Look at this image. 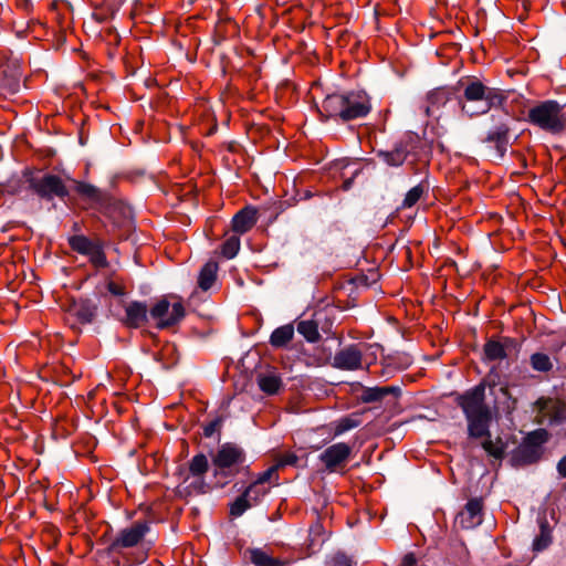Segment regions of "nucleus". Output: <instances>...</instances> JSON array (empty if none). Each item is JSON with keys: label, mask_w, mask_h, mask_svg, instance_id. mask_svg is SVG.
I'll return each mask as SVG.
<instances>
[{"label": "nucleus", "mask_w": 566, "mask_h": 566, "mask_svg": "<svg viewBox=\"0 0 566 566\" xmlns=\"http://www.w3.org/2000/svg\"><path fill=\"white\" fill-rule=\"evenodd\" d=\"M552 544V530L545 518L539 521V534L533 541V551L542 552Z\"/></svg>", "instance_id": "22"}, {"label": "nucleus", "mask_w": 566, "mask_h": 566, "mask_svg": "<svg viewBox=\"0 0 566 566\" xmlns=\"http://www.w3.org/2000/svg\"><path fill=\"white\" fill-rule=\"evenodd\" d=\"M249 557L255 566H283L284 562L270 556L261 548H253L249 551Z\"/></svg>", "instance_id": "24"}, {"label": "nucleus", "mask_w": 566, "mask_h": 566, "mask_svg": "<svg viewBox=\"0 0 566 566\" xmlns=\"http://www.w3.org/2000/svg\"><path fill=\"white\" fill-rule=\"evenodd\" d=\"M258 384L263 392L268 395H274L281 388L282 380L276 373L269 371L259 376Z\"/></svg>", "instance_id": "21"}, {"label": "nucleus", "mask_w": 566, "mask_h": 566, "mask_svg": "<svg viewBox=\"0 0 566 566\" xmlns=\"http://www.w3.org/2000/svg\"><path fill=\"white\" fill-rule=\"evenodd\" d=\"M258 221L256 210L251 207L241 209L232 219V229L239 234H244L253 228Z\"/></svg>", "instance_id": "16"}, {"label": "nucleus", "mask_w": 566, "mask_h": 566, "mask_svg": "<svg viewBox=\"0 0 566 566\" xmlns=\"http://www.w3.org/2000/svg\"><path fill=\"white\" fill-rule=\"evenodd\" d=\"M531 366L536 371H548L553 368L552 360L548 355L535 353L530 358Z\"/></svg>", "instance_id": "32"}, {"label": "nucleus", "mask_w": 566, "mask_h": 566, "mask_svg": "<svg viewBox=\"0 0 566 566\" xmlns=\"http://www.w3.org/2000/svg\"><path fill=\"white\" fill-rule=\"evenodd\" d=\"M74 312H75V315L77 316V318L82 323H90V322H92V319H93V317L95 315V308L92 307L87 303H80V304L75 305L74 306Z\"/></svg>", "instance_id": "39"}, {"label": "nucleus", "mask_w": 566, "mask_h": 566, "mask_svg": "<svg viewBox=\"0 0 566 566\" xmlns=\"http://www.w3.org/2000/svg\"><path fill=\"white\" fill-rule=\"evenodd\" d=\"M97 241H92L84 235H73L69 239L72 250L86 255Z\"/></svg>", "instance_id": "30"}, {"label": "nucleus", "mask_w": 566, "mask_h": 566, "mask_svg": "<svg viewBox=\"0 0 566 566\" xmlns=\"http://www.w3.org/2000/svg\"><path fill=\"white\" fill-rule=\"evenodd\" d=\"M86 255L90 258L92 264L96 268H105L107 265L106 255L103 251L102 244L98 241Z\"/></svg>", "instance_id": "34"}, {"label": "nucleus", "mask_w": 566, "mask_h": 566, "mask_svg": "<svg viewBox=\"0 0 566 566\" xmlns=\"http://www.w3.org/2000/svg\"><path fill=\"white\" fill-rule=\"evenodd\" d=\"M510 127L507 123L501 122L491 129L485 138L486 143L494 145L500 157H503L507 150Z\"/></svg>", "instance_id": "15"}, {"label": "nucleus", "mask_w": 566, "mask_h": 566, "mask_svg": "<svg viewBox=\"0 0 566 566\" xmlns=\"http://www.w3.org/2000/svg\"><path fill=\"white\" fill-rule=\"evenodd\" d=\"M400 395V388L397 386L373 387L363 391L361 399L364 402H375L382 400L386 396Z\"/></svg>", "instance_id": "19"}, {"label": "nucleus", "mask_w": 566, "mask_h": 566, "mask_svg": "<svg viewBox=\"0 0 566 566\" xmlns=\"http://www.w3.org/2000/svg\"><path fill=\"white\" fill-rule=\"evenodd\" d=\"M294 336V327L292 324L282 325L275 328L270 336V344L275 348L286 346Z\"/></svg>", "instance_id": "20"}, {"label": "nucleus", "mask_w": 566, "mask_h": 566, "mask_svg": "<svg viewBox=\"0 0 566 566\" xmlns=\"http://www.w3.org/2000/svg\"><path fill=\"white\" fill-rule=\"evenodd\" d=\"M240 250V238L237 235H232L228 238L224 243L222 244V255L227 259L234 258Z\"/></svg>", "instance_id": "37"}, {"label": "nucleus", "mask_w": 566, "mask_h": 566, "mask_svg": "<svg viewBox=\"0 0 566 566\" xmlns=\"http://www.w3.org/2000/svg\"><path fill=\"white\" fill-rule=\"evenodd\" d=\"M325 541L324 527L319 522H316L310 527L307 547L312 553H315L321 549Z\"/></svg>", "instance_id": "26"}, {"label": "nucleus", "mask_w": 566, "mask_h": 566, "mask_svg": "<svg viewBox=\"0 0 566 566\" xmlns=\"http://www.w3.org/2000/svg\"><path fill=\"white\" fill-rule=\"evenodd\" d=\"M218 265L213 262H208L203 265L199 273L198 285L202 291H208L217 279Z\"/></svg>", "instance_id": "25"}, {"label": "nucleus", "mask_w": 566, "mask_h": 566, "mask_svg": "<svg viewBox=\"0 0 566 566\" xmlns=\"http://www.w3.org/2000/svg\"><path fill=\"white\" fill-rule=\"evenodd\" d=\"M186 310L181 302L171 303L167 297L158 300L149 310V315L156 321L159 329L172 327L185 317Z\"/></svg>", "instance_id": "6"}, {"label": "nucleus", "mask_w": 566, "mask_h": 566, "mask_svg": "<svg viewBox=\"0 0 566 566\" xmlns=\"http://www.w3.org/2000/svg\"><path fill=\"white\" fill-rule=\"evenodd\" d=\"M297 461H298V458L296 454H294L292 452H287V453L281 454L277 458L276 463L274 465H277V470H279L280 468H283L286 465H296Z\"/></svg>", "instance_id": "41"}, {"label": "nucleus", "mask_w": 566, "mask_h": 566, "mask_svg": "<svg viewBox=\"0 0 566 566\" xmlns=\"http://www.w3.org/2000/svg\"><path fill=\"white\" fill-rule=\"evenodd\" d=\"M548 433L545 429L530 432L515 451V458L524 464L536 462L541 458V448L547 441Z\"/></svg>", "instance_id": "7"}, {"label": "nucleus", "mask_w": 566, "mask_h": 566, "mask_svg": "<svg viewBox=\"0 0 566 566\" xmlns=\"http://www.w3.org/2000/svg\"><path fill=\"white\" fill-rule=\"evenodd\" d=\"M209 469V462L203 453L195 455L189 462L188 476H205Z\"/></svg>", "instance_id": "29"}, {"label": "nucleus", "mask_w": 566, "mask_h": 566, "mask_svg": "<svg viewBox=\"0 0 566 566\" xmlns=\"http://www.w3.org/2000/svg\"><path fill=\"white\" fill-rule=\"evenodd\" d=\"M461 408L467 423L468 434L471 438H490V424L492 422L491 408L485 403V388L478 385L455 398ZM482 448L493 458L502 459L505 453V443L501 438L485 439Z\"/></svg>", "instance_id": "1"}, {"label": "nucleus", "mask_w": 566, "mask_h": 566, "mask_svg": "<svg viewBox=\"0 0 566 566\" xmlns=\"http://www.w3.org/2000/svg\"><path fill=\"white\" fill-rule=\"evenodd\" d=\"M360 424V419L358 416H348L339 419L335 423V436L343 434L344 432L357 428Z\"/></svg>", "instance_id": "33"}, {"label": "nucleus", "mask_w": 566, "mask_h": 566, "mask_svg": "<svg viewBox=\"0 0 566 566\" xmlns=\"http://www.w3.org/2000/svg\"><path fill=\"white\" fill-rule=\"evenodd\" d=\"M277 480V465H272L264 472L260 473L254 480V482L261 485H265V483L276 482Z\"/></svg>", "instance_id": "40"}, {"label": "nucleus", "mask_w": 566, "mask_h": 566, "mask_svg": "<svg viewBox=\"0 0 566 566\" xmlns=\"http://www.w3.org/2000/svg\"><path fill=\"white\" fill-rule=\"evenodd\" d=\"M187 482V488L190 493L205 494L209 490V486L205 481V476H187L185 479V483Z\"/></svg>", "instance_id": "35"}, {"label": "nucleus", "mask_w": 566, "mask_h": 566, "mask_svg": "<svg viewBox=\"0 0 566 566\" xmlns=\"http://www.w3.org/2000/svg\"><path fill=\"white\" fill-rule=\"evenodd\" d=\"M449 96L448 92L443 88H438L432 91L427 98L428 105L426 107V114L428 116H434L437 111L446 105L448 102Z\"/></svg>", "instance_id": "23"}, {"label": "nucleus", "mask_w": 566, "mask_h": 566, "mask_svg": "<svg viewBox=\"0 0 566 566\" xmlns=\"http://www.w3.org/2000/svg\"><path fill=\"white\" fill-rule=\"evenodd\" d=\"M107 290L111 294L115 296H123L126 293L125 287L122 284L114 281H109L107 283Z\"/></svg>", "instance_id": "43"}, {"label": "nucleus", "mask_w": 566, "mask_h": 566, "mask_svg": "<svg viewBox=\"0 0 566 566\" xmlns=\"http://www.w3.org/2000/svg\"><path fill=\"white\" fill-rule=\"evenodd\" d=\"M75 190L82 198L87 199L91 202L97 203L103 200L102 191L91 184L76 181Z\"/></svg>", "instance_id": "27"}, {"label": "nucleus", "mask_w": 566, "mask_h": 566, "mask_svg": "<svg viewBox=\"0 0 566 566\" xmlns=\"http://www.w3.org/2000/svg\"><path fill=\"white\" fill-rule=\"evenodd\" d=\"M459 104L463 114L469 117L486 114L491 108L500 107L506 97L499 88L489 87L479 80L468 81Z\"/></svg>", "instance_id": "2"}, {"label": "nucleus", "mask_w": 566, "mask_h": 566, "mask_svg": "<svg viewBox=\"0 0 566 566\" xmlns=\"http://www.w3.org/2000/svg\"><path fill=\"white\" fill-rule=\"evenodd\" d=\"M363 353L357 345H349L334 356L333 366L343 370H355L360 368Z\"/></svg>", "instance_id": "13"}, {"label": "nucleus", "mask_w": 566, "mask_h": 566, "mask_svg": "<svg viewBox=\"0 0 566 566\" xmlns=\"http://www.w3.org/2000/svg\"><path fill=\"white\" fill-rule=\"evenodd\" d=\"M269 492V488L265 485L258 484L256 482H252L243 492V494L249 497L250 502L255 505L260 502V500Z\"/></svg>", "instance_id": "31"}, {"label": "nucleus", "mask_w": 566, "mask_h": 566, "mask_svg": "<svg viewBox=\"0 0 566 566\" xmlns=\"http://www.w3.org/2000/svg\"><path fill=\"white\" fill-rule=\"evenodd\" d=\"M483 502L481 499H471L464 509L457 515L455 523L464 530L479 526L482 518Z\"/></svg>", "instance_id": "12"}, {"label": "nucleus", "mask_w": 566, "mask_h": 566, "mask_svg": "<svg viewBox=\"0 0 566 566\" xmlns=\"http://www.w3.org/2000/svg\"><path fill=\"white\" fill-rule=\"evenodd\" d=\"M352 453V448L345 442H338L326 448L321 454L319 460L324 463L328 472H335L343 469Z\"/></svg>", "instance_id": "11"}, {"label": "nucleus", "mask_w": 566, "mask_h": 566, "mask_svg": "<svg viewBox=\"0 0 566 566\" xmlns=\"http://www.w3.org/2000/svg\"><path fill=\"white\" fill-rule=\"evenodd\" d=\"M563 109L564 106L557 101H544L528 109L527 120L546 133L559 135L566 128Z\"/></svg>", "instance_id": "5"}, {"label": "nucleus", "mask_w": 566, "mask_h": 566, "mask_svg": "<svg viewBox=\"0 0 566 566\" xmlns=\"http://www.w3.org/2000/svg\"><path fill=\"white\" fill-rule=\"evenodd\" d=\"M253 504L250 502L249 497H247L243 493L235 499V501L230 505V514L234 517L241 516L247 510L252 507Z\"/></svg>", "instance_id": "36"}, {"label": "nucleus", "mask_w": 566, "mask_h": 566, "mask_svg": "<svg viewBox=\"0 0 566 566\" xmlns=\"http://www.w3.org/2000/svg\"><path fill=\"white\" fill-rule=\"evenodd\" d=\"M513 346L514 342L509 338H506L504 342L491 339L484 345L485 359L490 361L502 360L507 357V350Z\"/></svg>", "instance_id": "17"}, {"label": "nucleus", "mask_w": 566, "mask_h": 566, "mask_svg": "<svg viewBox=\"0 0 566 566\" xmlns=\"http://www.w3.org/2000/svg\"><path fill=\"white\" fill-rule=\"evenodd\" d=\"M149 531L147 522H136L130 527L122 530L108 546L111 553H117L120 548L136 546Z\"/></svg>", "instance_id": "9"}, {"label": "nucleus", "mask_w": 566, "mask_h": 566, "mask_svg": "<svg viewBox=\"0 0 566 566\" xmlns=\"http://www.w3.org/2000/svg\"><path fill=\"white\" fill-rule=\"evenodd\" d=\"M408 154L407 146L399 144L392 150H380L377 155L388 166L399 167L406 161Z\"/></svg>", "instance_id": "18"}, {"label": "nucleus", "mask_w": 566, "mask_h": 566, "mask_svg": "<svg viewBox=\"0 0 566 566\" xmlns=\"http://www.w3.org/2000/svg\"><path fill=\"white\" fill-rule=\"evenodd\" d=\"M297 332L310 342L315 343L319 339L318 326L315 321H301L297 324Z\"/></svg>", "instance_id": "28"}, {"label": "nucleus", "mask_w": 566, "mask_h": 566, "mask_svg": "<svg viewBox=\"0 0 566 566\" xmlns=\"http://www.w3.org/2000/svg\"><path fill=\"white\" fill-rule=\"evenodd\" d=\"M400 566H417V565H416V557H415V555H413V554H411V553H410V554H407V555L403 557V559H402V562H401Z\"/></svg>", "instance_id": "46"}, {"label": "nucleus", "mask_w": 566, "mask_h": 566, "mask_svg": "<svg viewBox=\"0 0 566 566\" xmlns=\"http://www.w3.org/2000/svg\"><path fill=\"white\" fill-rule=\"evenodd\" d=\"M148 308L144 302L133 301L125 307L123 323L129 328H138L147 322Z\"/></svg>", "instance_id": "14"}, {"label": "nucleus", "mask_w": 566, "mask_h": 566, "mask_svg": "<svg viewBox=\"0 0 566 566\" xmlns=\"http://www.w3.org/2000/svg\"><path fill=\"white\" fill-rule=\"evenodd\" d=\"M221 426V420L220 419H216L213 421H211L210 423H208L205 429H203V434L206 437H211L214 431L220 428Z\"/></svg>", "instance_id": "44"}, {"label": "nucleus", "mask_w": 566, "mask_h": 566, "mask_svg": "<svg viewBox=\"0 0 566 566\" xmlns=\"http://www.w3.org/2000/svg\"><path fill=\"white\" fill-rule=\"evenodd\" d=\"M329 565L331 566H353V559L343 553H338L333 556V558L329 562Z\"/></svg>", "instance_id": "42"}, {"label": "nucleus", "mask_w": 566, "mask_h": 566, "mask_svg": "<svg viewBox=\"0 0 566 566\" xmlns=\"http://www.w3.org/2000/svg\"><path fill=\"white\" fill-rule=\"evenodd\" d=\"M371 109L369 97L363 92L328 95L322 103L321 114L327 118L348 122L365 117Z\"/></svg>", "instance_id": "3"}, {"label": "nucleus", "mask_w": 566, "mask_h": 566, "mask_svg": "<svg viewBox=\"0 0 566 566\" xmlns=\"http://www.w3.org/2000/svg\"><path fill=\"white\" fill-rule=\"evenodd\" d=\"M557 471L562 478H566V455L557 463Z\"/></svg>", "instance_id": "47"}, {"label": "nucleus", "mask_w": 566, "mask_h": 566, "mask_svg": "<svg viewBox=\"0 0 566 566\" xmlns=\"http://www.w3.org/2000/svg\"><path fill=\"white\" fill-rule=\"evenodd\" d=\"M412 363V359L409 355L407 354H402L399 356V363H398V367L399 368H407L408 366H410Z\"/></svg>", "instance_id": "45"}, {"label": "nucleus", "mask_w": 566, "mask_h": 566, "mask_svg": "<svg viewBox=\"0 0 566 566\" xmlns=\"http://www.w3.org/2000/svg\"><path fill=\"white\" fill-rule=\"evenodd\" d=\"M245 462L247 454L240 446L231 442L221 444L212 457L213 476L218 484L222 488L238 474L249 472Z\"/></svg>", "instance_id": "4"}, {"label": "nucleus", "mask_w": 566, "mask_h": 566, "mask_svg": "<svg viewBox=\"0 0 566 566\" xmlns=\"http://www.w3.org/2000/svg\"><path fill=\"white\" fill-rule=\"evenodd\" d=\"M30 187L41 198L51 200L54 197L63 199L69 195V191L63 180L55 175H44L41 178H31Z\"/></svg>", "instance_id": "8"}, {"label": "nucleus", "mask_w": 566, "mask_h": 566, "mask_svg": "<svg viewBox=\"0 0 566 566\" xmlns=\"http://www.w3.org/2000/svg\"><path fill=\"white\" fill-rule=\"evenodd\" d=\"M22 72L19 61L9 60L0 64V93L4 96L14 95L21 87Z\"/></svg>", "instance_id": "10"}, {"label": "nucleus", "mask_w": 566, "mask_h": 566, "mask_svg": "<svg viewBox=\"0 0 566 566\" xmlns=\"http://www.w3.org/2000/svg\"><path fill=\"white\" fill-rule=\"evenodd\" d=\"M424 192V186L422 184H419L417 186H415L413 188H411L403 201H402V208H411L413 207L418 201L419 199L422 197Z\"/></svg>", "instance_id": "38"}]
</instances>
